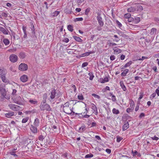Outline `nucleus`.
Segmentation results:
<instances>
[{"label":"nucleus","instance_id":"obj_1","mask_svg":"<svg viewBox=\"0 0 159 159\" xmlns=\"http://www.w3.org/2000/svg\"><path fill=\"white\" fill-rule=\"evenodd\" d=\"M74 105V100H71L67 102L63 106L64 111L68 114H71L73 112V106Z\"/></svg>","mask_w":159,"mask_h":159},{"label":"nucleus","instance_id":"obj_2","mask_svg":"<svg viewBox=\"0 0 159 159\" xmlns=\"http://www.w3.org/2000/svg\"><path fill=\"white\" fill-rule=\"evenodd\" d=\"M40 108L41 111H45L46 112H49L51 110L50 106L46 103V100L41 103Z\"/></svg>","mask_w":159,"mask_h":159},{"label":"nucleus","instance_id":"obj_3","mask_svg":"<svg viewBox=\"0 0 159 159\" xmlns=\"http://www.w3.org/2000/svg\"><path fill=\"white\" fill-rule=\"evenodd\" d=\"M0 93L1 94V97L2 98H6L7 99H9L10 98V94H7V91L5 88L1 87L0 88Z\"/></svg>","mask_w":159,"mask_h":159},{"label":"nucleus","instance_id":"obj_4","mask_svg":"<svg viewBox=\"0 0 159 159\" xmlns=\"http://www.w3.org/2000/svg\"><path fill=\"white\" fill-rule=\"evenodd\" d=\"M12 99L16 104H20L21 103V98L20 96L15 95L12 97Z\"/></svg>","mask_w":159,"mask_h":159},{"label":"nucleus","instance_id":"obj_5","mask_svg":"<svg viewBox=\"0 0 159 159\" xmlns=\"http://www.w3.org/2000/svg\"><path fill=\"white\" fill-rule=\"evenodd\" d=\"M18 69L20 70L21 71H25L27 70L28 66L26 64L21 63L19 65Z\"/></svg>","mask_w":159,"mask_h":159},{"label":"nucleus","instance_id":"obj_6","mask_svg":"<svg viewBox=\"0 0 159 159\" xmlns=\"http://www.w3.org/2000/svg\"><path fill=\"white\" fill-rule=\"evenodd\" d=\"M8 107L14 111H17L19 110L20 107L14 104H9Z\"/></svg>","mask_w":159,"mask_h":159},{"label":"nucleus","instance_id":"obj_7","mask_svg":"<svg viewBox=\"0 0 159 159\" xmlns=\"http://www.w3.org/2000/svg\"><path fill=\"white\" fill-rule=\"evenodd\" d=\"M6 71H4L1 74V77L2 81L4 83H8L9 81L8 80L6 79Z\"/></svg>","mask_w":159,"mask_h":159},{"label":"nucleus","instance_id":"obj_8","mask_svg":"<svg viewBox=\"0 0 159 159\" xmlns=\"http://www.w3.org/2000/svg\"><path fill=\"white\" fill-rule=\"evenodd\" d=\"M18 57L16 55L12 54L10 55L9 57L10 61L13 63L17 61L18 60Z\"/></svg>","mask_w":159,"mask_h":159},{"label":"nucleus","instance_id":"obj_9","mask_svg":"<svg viewBox=\"0 0 159 159\" xmlns=\"http://www.w3.org/2000/svg\"><path fill=\"white\" fill-rule=\"evenodd\" d=\"M97 19L98 23L100 26L102 27L103 25V22L102 20V18L101 17L100 14L99 13L98 14Z\"/></svg>","mask_w":159,"mask_h":159},{"label":"nucleus","instance_id":"obj_10","mask_svg":"<svg viewBox=\"0 0 159 159\" xmlns=\"http://www.w3.org/2000/svg\"><path fill=\"white\" fill-rule=\"evenodd\" d=\"M20 80L23 82H26L28 81V77L26 75H24L20 77Z\"/></svg>","mask_w":159,"mask_h":159},{"label":"nucleus","instance_id":"obj_11","mask_svg":"<svg viewBox=\"0 0 159 159\" xmlns=\"http://www.w3.org/2000/svg\"><path fill=\"white\" fill-rule=\"evenodd\" d=\"M86 129V126L84 124L79 128L78 131L80 133H83L85 131Z\"/></svg>","mask_w":159,"mask_h":159},{"label":"nucleus","instance_id":"obj_12","mask_svg":"<svg viewBox=\"0 0 159 159\" xmlns=\"http://www.w3.org/2000/svg\"><path fill=\"white\" fill-rule=\"evenodd\" d=\"M109 81V78L108 77H106L104 79L100 78L99 80V82L102 83H104L107 82Z\"/></svg>","mask_w":159,"mask_h":159},{"label":"nucleus","instance_id":"obj_13","mask_svg":"<svg viewBox=\"0 0 159 159\" xmlns=\"http://www.w3.org/2000/svg\"><path fill=\"white\" fill-rule=\"evenodd\" d=\"M114 52V54L116 55L120 53L121 50L117 47H115L113 48Z\"/></svg>","mask_w":159,"mask_h":159},{"label":"nucleus","instance_id":"obj_14","mask_svg":"<svg viewBox=\"0 0 159 159\" xmlns=\"http://www.w3.org/2000/svg\"><path fill=\"white\" fill-rule=\"evenodd\" d=\"M14 112L13 111H10L7 113H6L5 114V117L10 118L11 116L14 115Z\"/></svg>","mask_w":159,"mask_h":159},{"label":"nucleus","instance_id":"obj_15","mask_svg":"<svg viewBox=\"0 0 159 159\" xmlns=\"http://www.w3.org/2000/svg\"><path fill=\"white\" fill-rule=\"evenodd\" d=\"M56 93V90L54 89L52 90L51 93L50 98L52 99H53L55 96Z\"/></svg>","mask_w":159,"mask_h":159},{"label":"nucleus","instance_id":"obj_16","mask_svg":"<svg viewBox=\"0 0 159 159\" xmlns=\"http://www.w3.org/2000/svg\"><path fill=\"white\" fill-rule=\"evenodd\" d=\"M140 40L141 41H140V43L142 45V47H145L146 45V40L144 38H140Z\"/></svg>","mask_w":159,"mask_h":159},{"label":"nucleus","instance_id":"obj_17","mask_svg":"<svg viewBox=\"0 0 159 159\" xmlns=\"http://www.w3.org/2000/svg\"><path fill=\"white\" fill-rule=\"evenodd\" d=\"M30 129L31 131L34 133H36L37 132V129L35 126H34L33 125H31Z\"/></svg>","mask_w":159,"mask_h":159},{"label":"nucleus","instance_id":"obj_18","mask_svg":"<svg viewBox=\"0 0 159 159\" xmlns=\"http://www.w3.org/2000/svg\"><path fill=\"white\" fill-rule=\"evenodd\" d=\"M132 61H130L127 63H126L124 66H121V69H124V68H127L129 67L132 64Z\"/></svg>","mask_w":159,"mask_h":159},{"label":"nucleus","instance_id":"obj_19","mask_svg":"<svg viewBox=\"0 0 159 159\" xmlns=\"http://www.w3.org/2000/svg\"><path fill=\"white\" fill-rule=\"evenodd\" d=\"M120 86L123 91H125L126 90V88L125 86L124 85L123 81H121L120 82Z\"/></svg>","mask_w":159,"mask_h":159},{"label":"nucleus","instance_id":"obj_20","mask_svg":"<svg viewBox=\"0 0 159 159\" xmlns=\"http://www.w3.org/2000/svg\"><path fill=\"white\" fill-rule=\"evenodd\" d=\"M129 104L130 105L129 107L134 109V103L133 100L130 99L129 100Z\"/></svg>","mask_w":159,"mask_h":159},{"label":"nucleus","instance_id":"obj_21","mask_svg":"<svg viewBox=\"0 0 159 159\" xmlns=\"http://www.w3.org/2000/svg\"><path fill=\"white\" fill-rule=\"evenodd\" d=\"M129 127V124L128 122H127L123 125L122 127V130L123 131H125Z\"/></svg>","mask_w":159,"mask_h":159},{"label":"nucleus","instance_id":"obj_22","mask_svg":"<svg viewBox=\"0 0 159 159\" xmlns=\"http://www.w3.org/2000/svg\"><path fill=\"white\" fill-rule=\"evenodd\" d=\"M136 11V9L133 7H131L127 9V11L129 12H134Z\"/></svg>","mask_w":159,"mask_h":159},{"label":"nucleus","instance_id":"obj_23","mask_svg":"<svg viewBox=\"0 0 159 159\" xmlns=\"http://www.w3.org/2000/svg\"><path fill=\"white\" fill-rule=\"evenodd\" d=\"M39 120L38 118H36L34 122V125L36 127H37L39 125Z\"/></svg>","mask_w":159,"mask_h":159},{"label":"nucleus","instance_id":"obj_24","mask_svg":"<svg viewBox=\"0 0 159 159\" xmlns=\"http://www.w3.org/2000/svg\"><path fill=\"white\" fill-rule=\"evenodd\" d=\"M93 52H86L84 53L81 54L80 56L81 57H85L86 56H88L89 55L91 54H92Z\"/></svg>","mask_w":159,"mask_h":159},{"label":"nucleus","instance_id":"obj_25","mask_svg":"<svg viewBox=\"0 0 159 159\" xmlns=\"http://www.w3.org/2000/svg\"><path fill=\"white\" fill-rule=\"evenodd\" d=\"M129 71V70L127 69H125L121 73V75L123 76H125Z\"/></svg>","mask_w":159,"mask_h":159},{"label":"nucleus","instance_id":"obj_26","mask_svg":"<svg viewBox=\"0 0 159 159\" xmlns=\"http://www.w3.org/2000/svg\"><path fill=\"white\" fill-rule=\"evenodd\" d=\"M156 32L157 29L155 28H153L151 29L150 34L151 35H153L156 33Z\"/></svg>","mask_w":159,"mask_h":159},{"label":"nucleus","instance_id":"obj_27","mask_svg":"<svg viewBox=\"0 0 159 159\" xmlns=\"http://www.w3.org/2000/svg\"><path fill=\"white\" fill-rule=\"evenodd\" d=\"M73 38L76 41L81 42L82 41V39L79 37L76 36H73Z\"/></svg>","mask_w":159,"mask_h":159},{"label":"nucleus","instance_id":"obj_28","mask_svg":"<svg viewBox=\"0 0 159 159\" xmlns=\"http://www.w3.org/2000/svg\"><path fill=\"white\" fill-rule=\"evenodd\" d=\"M29 102L31 104L35 105L37 104L38 102L36 100H32L30 99L29 101Z\"/></svg>","mask_w":159,"mask_h":159},{"label":"nucleus","instance_id":"obj_29","mask_svg":"<svg viewBox=\"0 0 159 159\" xmlns=\"http://www.w3.org/2000/svg\"><path fill=\"white\" fill-rule=\"evenodd\" d=\"M0 30L4 34H7L8 33L7 30H6L3 27L0 28Z\"/></svg>","mask_w":159,"mask_h":159},{"label":"nucleus","instance_id":"obj_30","mask_svg":"<svg viewBox=\"0 0 159 159\" xmlns=\"http://www.w3.org/2000/svg\"><path fill=\"white\" fill-rule=\"evenodd\" d=\"M1 16L3 19H5L8 16V14L6 12H3L1 13Z\"/></svg>","mask_w":159,"mask_h":159},{"label":"nucleus","instance_id":"obj_31","mask_svg":"<svg viewBox=\"0 0 159 159\" xmlns=\"http://www.w3.org/2000/svg\"><path fill=\"white\" fill-rule=\"evenodd\" d=\"M19 56L21 59L24 58L25 56V53L22 52H20L19 54Z\"/></svg>","mask_w":159,"mask_h":159},{"label":"nucleus","instance_id":"obj_32","mask_svg":"<svg viewBox=\"0 0 159 159\" xmlns=\"http://www.w3.org/2000/svg\"><path fill=\"white\" fill-rule=\"evenodd\" d=\"M112 111L113 113L114 114H118L119 113V111L115 108L113 109Z\"/></svg>","mask_w":159,"mask_h":159},{"label":"nucleus","instance_id":"obj_33","mask_svg":"<svg viewBox=\"0 0 159 159\" xmlns=\"http://www.w3.org/2000/svg\"><path fill=\"white\" fill-rule=\"evenodd\" d=\"M3 42L6 45H8L10 43L9 41V40L6 39H3Z\"/></svg>","mask_w":159,"mask_h":159},{"label":"nucleus","instance_id":"obj_34","mask_svg":"<svg viewBox=\"0 0 159 159\" xmlns=\"http://www.w3.org/2000/svg\"><path fill=\"white\" fill-rule=\"evenodd\" d=\"M67 29L69 31L71 32H72L73 30V27L71 25H68L67 26Z\"/></svg>","mask_w":159,"mask_h":159},{"label":"nucleus","instance_id":"obj_35","mask_svg":"<svg viewBox=\"0 0 159 159\" xmlns=\"http://www.w3.org/2000/svg\"><path fill=\"white\" fill-rule=\"evenodd\" d=\"M78 99L80 100H83L84 99V98L83 95L82 94H79L77 96Z\"/></svg>","mask_w":159,"mask_h":159},{"label":"nucleus","instance_id":"obj_36","mask_svg":"<svg viewBox=\"0 0 159 159\" xmlns=\"http://www.w3.org/2000/svg\"><path fill=\"white\" fill-rule=\"evenodd\" d=\"M91 107L92 109L93 110V111L94 110L96 111V109H97V107L93 103H91Z\"/></svg>","mask_w":159,"mask_h":159},{"label":"nucleus","instance_id":"obj_37","mask_svg":"<svg viewBox=\"0 0 159 159\" xmlns=\"http://www.w3.org/2000/svg\"><path fill=\"white\" fill-rule=\"evenodd\" d=\"M131 15L130 13H128L125 14L124 15V17L125 18L129 19L131 17Z\"/></svg>","mask_w":159,"mask_h":159},{"label":"nucleus","instance_id":"obj_38","mask_svg":"<svg viewBox=\"0 0 159 159\" xmlns=\"http://www.w3.org/2000/svg\"><path fill=\"white\" fill-rule=\"evenodd\" d=\"M88 75L89 76V80H92L94 77V76L93 73H89Z\"/></svg>","mask_w":159,"mask_h":159},{"label":"nucleus","instance_id":"obj_39","mask_svg":"<svg viewBox=\"0 0 159 159\" xmlns=\"http://www.w3.org/2000/svg\"><path fill=\"white\" fill-rule=\"evenodd\" d=\"M29 118L28 117H27L26 118H24L22 120V122L24 123H26L29 120Z\"/></svg>","mask_w":159,"mask_h":159},{"label":"nucleus","instance_id":"obj_40","mask_svg":"<svg viewBox=\"0 0 159 159\" xmlns=\"http://www.w3.org/2000/svg\"><path fill=\"white\" fill-rule=\"evenodd\" d=\"M114 37L116 39L113 40L114 41H115L116 42H117L120 40V39L118 38V37L117 35H114Z\"/></svg>","mask_w":159,"mask_h":159},{"label":"nucleus","instance_id":"obj_41","mask_svg":"<svg viewBox=\"0 0 159 159\" xmlns=\"http://www.w3.org/2000/svg\"><path fill=\"white\" fill-rule=\"evenodd\" d=\"M134 110L133 109L131 108H128L126 109V112L128 113H129L130 112H132Z\"/></svg>","mask_w":159,"mask_h":159},{"label":"nucleus","instance_id":"obj_42","mask_svg":"<svg viewBox=\"0 0 159 159\" xmlns=\"http://www.w3.org/2000/svg\"><path fill=\"white\" fill-rule=\"evenodd\" d=\"M92 95L95 98H96L98 99H99L100 98V97L96 94L93 93L92 94Z\"/></svg>","mask_w":159,"mask_h":159},{"label":"nucleus","instance_id":"obj_43","mask_svg":"<svg viewBox=\"0 0 159 159\" xmlns=\"http://www.w3.org/2000/svg\"><path fill=\"white\" fill-rule=\"evenodd\" d=\"M93 155V154H88L86 155L85 156V158H89L92 157Z\"/></svg>","mask_w":159,"mask_h":159},{"label":"nucleus","instance_id":"obj_44","mask_svg":"<svg viewBox=\"0 0 159 159\" xmlns=\"http://www.w3.org/2000/svg\"><path fill=\"white\" fill-rule=\"evenodd\" d=\"M83 19L82 17L77 18L75 19V21L76 22L79 21H82Z\"/></svg>","mask_w":159,"mask_h":159},{"label":"nucleus","instance_id":"obj_45","mask_svg":"<svg viewBox=\"0 0 159 159\" xmlns=\"http://www.w3.org/2000/svg\"><path fill=\"white\" fill-rule=\"evenodd\" d=\"M90 11V8H87V9H86L85 11V14L86 15H88Z\"/></svg>","mask_w":159,"mask_h":159},{"label":"nucleus","instance_id":"obj_46","mask_svg":"<svg viewBox=\"0 0 159 159\" xmlns=\"http://www.w3.org/2000/svg\"><path fill=\"white\" fill-rule=\"evenodd\" d=\"M123 139L120 136H117V141L118 142H120Z\"/></svg>","mask_w":159,"mask_h":159},{"label":"nucleus","instance_id":"obj_47","mask_svg":"<svg viewBox=\"0 0 159 159\" xmlns=\"http://www.w3.org/2000/svg\"><path fill=\"white\" fill-rule=\"evenodd\" d=\"M156 93L155 92L152 93L150 96V98L152 99H153L156 96Z\"/></svg>","mask_w":159,"mask_h":159},{"label":"nucleus","instance_id":"obj_48","mask_svg":"<svg viewBox=\"0 0 159 159\" xmlns=\"http://www.w3.org/2000/svg\"><path fill=\"white\" fill-rule=\"evenodd\" d=\"M44 139V136L42 135H40L39 137V139L40 141H43Z\"/></svg>","mask_w":159,"mask_h":159},{"label":"nucleus","instance_id":"obj_49","mask_svg":"<svg viewBox=\"0 0 159 159\" xmlns=\"http://www.w3.org/2000/svg\"><path fill=\"white\" fill-rule=\"evenodd\" d=\"M10 154L11 155L14 156H17L16 155V152L13 150H12V151H11L10 152Z\"/></svg>","mask_w":159,"mask_h":159},{"label":"nucleus","instance_id":"obj_50","mask_svg":"<svg viewBox=\"0 0 159 159\" xmlns=\"http://www.w3.org/2000/svg\"><path fill=\"white\" fill-rule=\"evenodd\" d=\"M111 100L113 102H115L116 100V96L115 95H113L111 97Z\"/></svg>","mask_w":159,"mask_h":159},{"label":"nucleus","instance_id":"obj_51","mask_svg":"<svg viewBox=\"0 0 159 159\" xmlns=\"http://www.w3.org/2000/svg\"><path fill=\"white\" fill-rule=\"evenodd\" d=\"M16 48H13V49H9L8 51L10 52H15V51H16Z\"/></svg>","mask_w":159,"mask_h":159},{"label":"nucleus","instance_id":"obj_52","mask_svg":"<svg viewBox=\"0 0 159 159\" xmlns=\"http://www.w3.org/2000/svg\"><path fill=\"white\" fill-rule=\"evenodd\" d=\"M17 91L15 89H14L13 90L12 92V97L13 96L15 95H16V93Z\"/></svg>","mask_w":159,"mask_h":159},{"label":"nucleus","instance_id":"obj_53","mask_svg":"<svg viewBox=\"0 0 159 159\" xmlns=\"http://www.w3.org/2000/svg\"><path fill=\"white\" fill-rule=\"evenodd\" d=\"M116 22L119 27H120L122 26V25L121 24L120 22H119V21H118V20H116Z\"/></svg>","mask_w":159,"mask_h":159},{"label":"nucleus","instance_id":"obj_54","mask_svg":"<svg viewBox=\"0 0 159 159\" xmlns=\"http://www.w3.org/2000/svg\"><path fill=\"white\" fill-rule=\"evenodd\" d=\"M88 63L87 62H85L83 63L82 65V67H84L88 65Z\"/></svg>","mask_w":159,"mask_h":159},{"label":"nucleus","instance_id":"obj_55","mask_svg":"<svg viewBox=\"0 0 159 159\" xmlns=\"http://www.w3.org/2000/svg\"><path fill=\"white\" fill-rule=\"evenodd\" d=\"M71 88L72 89H73L74 92L75 93L76 90L75 86V85H73L72 86Z\"/></svg>","mask_w":159,"mask_h":159},{"label":"nucleus","instance_id":"obj_56","mask_svg":"<svg viewBox=\"0 0 159 159\" xmlns=\"http://www.w3.org/2000/svg\"><path fill=\"white\" fill-rule=\"evenodd\" d=\"M152 139L153 140H157L159 139V138L156 136H154L153 137H152Z\"/></svg>","mask_w":159,"mask_h":159},{"label":"nucleus","instance_id":"obj_57","mask_svg":"<svg viewBox=\"0 0 159 159\" xmlns=\"http://www.w3.org/2000/svg\"><path fill=\"white\" fill-rule=\"evenodd\" d=\"M59 11H55V12L54 13V15H53V16H57L59 14Z\"/></svg>","mask_w":159,"mask_h":159},{"label":"nucleus","instance_id":"obj_58","mask_svg":"<svg viewBox=\"0 0 159 159\" xmlns=\"http://www.w3.org/2000/svg\"><path fill=\"white\" fill-rule=\"evenodd\" d=\"M106 151L107 153L110 154L111 153V149L107 148L106 150Z\"/></svg>","mask_w":159,"mask_h":159},{"label":"nucleus","instance_id":"obj_59","mask_svg":"<svg viewBox=\"0 0 159 159\" xmlns=\"http://www.w3.org/2000/svg\"><path fill=\"white\" fill-rule=\"evenodd\" d=\"M110 58L111 60L113 61L115 59V57L114 55H112L110 57Z\"/></svg>","mask_w":159,"mask_h":159},{"label":"nucleus","instance_id":"obj_60","mask_svg":"<svg viewBox=\"0 0 159 159\" xmlns=\"http://www.w3.org/2000/svg\"><path fill=\"white\" fill-rule=\"evenodd\" d=\"M80 115H82V116H83V117L85 118H88L89 117V116L88 115H82V113H81L80 114Z\"/></svg>","mask_w":159,"mask_h":159},{"label":"nucleus","instance_id":"obj_61","mask_svg":"<svg viewBox=\"0 0 159 159\" xmlns=\"http://www.w3.org/2000/svg\"><path fill=\"white\" fill-rule=\"evenodd\" d=\"M125 56L123 54L121 55L120 56V58L121 60H123L125 59Z\"/></svg>","mask_w":159,"mask_h":159},{"label":"nucleus","instance_id":"obj_62","mask_svg":"<svg viewBox=\"0 0 159 159\" xmlns=\"http://www.w3.org/2000/svg\"><path fill=\"white\" fill-rule=\"evenodd\" d=\"M152 69L155 71V72H157V67L156 66H154L152 68Z\"/></svg>","mask_w":159,"mask_h":159},{"label":"nucleus","instance_id":"obj_63","mask_svg":"<svg viewBox=\"0 0 159 159\" xmlns=\"http://www.w3.org/2000/svg\"><path fill=\"white\" fill-rule=\"evenodd\" d=\"M96 123L95 122H93L92 123L91 127H93L96 126Z\"/></svg>","mask_w":159,"mask_h":159},{"label":"nucleus","instance_id":"obj_64","mask_svg":"<svg viewBox=\"0 0 159 159\" xmlns=\"http://www.w3.org/2000/svg\"><path fill=\"white\" fill-rule=\"evenodd\" d=\"M148 57H146L143 56L141 58H140V60H143L145 59H147Z\"/></svg>","mask_w":159,"mask_h":159}]
</instances>
